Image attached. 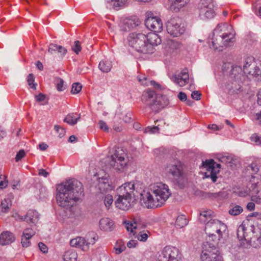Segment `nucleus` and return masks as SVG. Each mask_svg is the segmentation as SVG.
Masks as SVG:
<instances>
[{
  "mask_svg": "<svg viewBox=\"0 0 261 261\" xmlns=\"http://www.w3.org/2000/svg\"><path fill=\"white\" fill-rule=\"evenodd\" d=\"M56 199L61 207L70 208L84 196L82 183L75 179L67 180L57 186Z\"/></svg>",
  "mask_w": 261,
  "mask_h": 261,
  "instance_id": "obj_1",
  "label": "nucleus"
},
{
  "mask_svg": "<svg viewBox=\"0 0 261 261\" xmlns=\"http://www.w3.org/2000/svg\"><path fill=\"white\" fill-rule=\"evenodd\" d=\"M171 194L167 185L158 182L150 185L148 189L141 193V202L147 208L161 207Z\"/></svg>",
  "mask_w": 261,
  "mask_h": 261,
  "instance_id": "obj_2",
  "label": "nucleus"
},
{
  "mask_svg": "<svg viewBox=\"0 0 261 261\" xmlns=\"http://www.w3.org/2000/svg\"><path fill=\"white\" fill-rule=\"evenodd\" d=\"M165 173L171 176L174 183L180 188L187 183L186 168L184 164L177 160H173L166 163L164 167Z\"/></svg>",
  "mask_w": 261,
  "mask_h": 261,
  "instance_id": "obj_3",
  "label": "nucleus"
},
{
  "mask_svg": "<svg viewBox=\"0 0 261 261\" xmlns=\"http://www.w3.org/2000/svg\"><path fill=\"white\" fill-rule=\"evenodd\" d=\"M136 185L134 182H129L121 185L116 190L118 198L115 201L117 207L126 211L133 205V197L135 196Z\"/></svg>",
  "mask_w": 261,
  "mask_h": 261,
  "instance_id": "obj_4",
  "label": "nucleus"
},
{
  "mask_svg": "<svg viewBox=\"0 0 261 261\" xmlns=\"http://www.w3.org/2000/svg\"><path fill=\"white\" fill-rule=\"evenodd\" d=\"M141 100L155 113L166 107L169 103L166 95L156 94L152 90L144 91L142 95Z\"/></svg>",
  "mask_w": 261,
  "mask_h": 261,
  "instance_id": "obj_5",
  "label": "nucleus"
},
{
  "mask_svg": "<svg viewBox=\"0 0 261 261\" xmlns=\"http://www.w3.org/2000/svg\"><path fill=\"white\" fill-rule=\"evenodd\" d=\"M226 226L220 221L211 219L205 224V231L208 236L206 242L211 244L218 245V242L222 236V231H225Z\"/></svg>",
  "mask_w": 261,
  "mask_h": 261,
  "instance_id": "obj_6",
  "label": "nucleus"
},
{
  "mask_svg": "<svg viewBox=\"0 0 261 261\" xmlns=\"http://www.w3.org/2000/svg\"><path fill=\"white\" fill-rule=\"evenodd\" d=\"M129 45L135 48L138 52L151 54L154 48L150 44H147V36L143 33H132L127 38Z\"/></svg>",
  "mask_w": 261,
  "mask_h": 261,
  "instance_id": "obj_7",
  "label": "nucleus"
},
{
  "mask_svg": "<svg viewBox=\"0 0 261 261\" xmlns=\"http://www.w3.org/2000/svg\"><path fill=\"white\" fill-rule=\"evenodd\" d=\"M110 165L117 171H123L126 167L128 159L127 154L122 149L118 148L111 155Z\"/></svg>",
  "mask_w": 261,
  "mask_h": 261,
  "instance_id": "obj_8",
  "label": "nucleus"
},
{
  "mask_svg": "<svg viewBox=\"0 0 261 261\" xmlns=\"http://www.w3.org/2000/svg\"><path fill=\"white\" fill-rule=\"evenodd\" d=\"M201 259L202 261H222L217 246L209 242L203 244Z\"/></svg>",
  "mask_w": 261,
  "mask_h": 261,
  "instance_id": "obj_9",
  "label": "nucleus"
},
{
  "mask_svg": "<svg viewBox=\"0 0 261 261\" xmlns=\"http://www.w3.org/2000/svg\"><path fill=\"white\" fill-rule=\"evenodd\" d=\"M247 79H248L247 77L244 74L241 67L239 66H232L229 76V81L232 84V89H240L241 84H243Z\"/></svg>",
  "mask_w": 261,
  "mask_h": 261,
  "instance_id": "obj_10",
  "label": "nucleus"
},
{
  "mask_svg": "<svg viewBox=\"0 0 261 261\" xmlns=\"http://www.w3.org/2000/svg\"><path fill=\"white\" fill-rule=\"evenodd\" d=\"M166 30L169 34L177 37L183 34L186 30L184 24L179 17H172L166 23Z\"/></svg>",
  "mask_w": 261,
  "mask_h": 261,
  "instance_id": "obj_11",
  "label": "nucleus"
},
{
  "mask_svg": "<svg viewBox=\"0 0 261 261\" xmlns=\"http://www.w3.org/2000/svg\"><path fill=\"white\" fill-rule=\"evenodd\" d=\"M227 25L226 24H219L214 29L212 37L211 38V44L209 42L210 46L211 48L218 51L222 50L224 40H223V34H222V29L221 28H226Z\"/></svg>",
  "mask_w": 261,
  "mask_h": 261,
  "instance_id": "obj_12",
  "label": "nucleus"
},
{
  "mask_svg": "<svg viewBox=\"0 0 261 261\" xmlns=\"http://www.w3.org/2000/svg\"><path fill=\"white\" fill-rule=\"evenodd\" d=\"M243 71L248 79L254 77L258 79L261 74V65L257 66L252 58H248L244 64Z\"/></svg>",
  "mask_w": 261,
  "mask_h": 261,
  "instance_id": "obj_13",
  "label": "nucleus"
},
{
  "mask_svg": "<svg viewBox=\"0 0 261 261\" xmlns=\"http://www.w3.org/2000/svg\"><path fill=\"white\" fill-rule=\"evenodd\" d=\"M152 13L147 12L145 19V24L147 29L154 32H160L163 30V23L161 19L158 17L151 16Z\"/></svg>",
  "mask_w": 261,
  "mask_h": 261,
  "instance_id": "obj_14",
  "label": "nucleus"
},
{
  "mask_svg": "<svg viewBox=\"0 0 261 261\" xmlns=\"http://www.w3.org/2000/svg\"><path fill=\"white\" fill-rule=\"evenodd\" d=\"M160 257L161 261H179L180 259L179 250L172 246H166Z\"/></svg>",
  "mask_w": 261,
  "mask_h": 261,
  "instance_id": "obj_15",
  "label": "nucleus"
},
{
  "mask_svg": "<svg viewBox=\"0 0 261 261\" xmlns=\"http://www.w3.org/2000/svg\"><path fill=\"white\" fill-rule=\"evenodd\" d=\"M202 166L207 171L210 172V175H206V177H211L213 182H216L217 179V174L220 171L221 165L216 163L214 160L210 159L203 162Z\"/></svg>",
  "mask_w": 261,
  "mask_h": 261,
  "instance_id": "obj_16",
  "label": "nucleus"
},
{
  "mask_svg": "<svg viewBox=\"0 0 261 261\" xmlns=\"http://www.w3.org/2000/svg\"><path fill=\"white\" fill-rule=\"evenodd\" d=\"M13 217L17 220L25 221L30 224L35 225L39 221V215L36 211L30 210L23 216H20L18 213H15Z\"/></svg>",
  "mask_w": 261,
  "mask_h": 261,
  "instance_id": "obj_17",
  "label": "nucleus"
},
{
  "mask_svg": "<svg viewBox=\"0 0 261 261\" xmlns=\"http://www.w3.org/2000/svg\"><path fill=\"white\" fill-rule=\"evenodd\" d=\"M140 20L137 18L123 19L120 23L121 30L125 32L129 31L140 24Z\"/></svg>",
  "mask_w": 261,
  "mask_h": 261,
  "instance_id": "obj_18",
  "label": "nucleus"
},
{
  "mask_svg": "<svg viewBox=\"0 0 261 261\" xmlns=\"http://www.w3.org/2000/svg\"><path fill=\"white\" fill-rule=\"evenodd\" d=\"M35 234V231L31 228L25 229L21 236V243L23 247H28L31 245L30 239Z\"/></svg>",
  "mask_w": 261,
  "mask_h": 261,
  "instance_id": "obj_19",
  "label": "nucleus"
},
{
  "mask_svg": "<svg viewBox=\"0 0 261 261\" xmlns=\"http://www.w3.org/2000/svg\"><path fill=\"white\" fill-rule=\"evenodd\" d=\"M15 237L13 233L9 231H5L0 234V244L6 245L13 242Z\"/></svg>",
  "mask_w": 261,
  "mask_h": 261,
  "instance_id": "obj_20",
  "label": "nucleus"
},
{
  "mask_svg": "<svg viewBox=\"0 0 261 261\" xmlns=\"http://www.w3.org/2000/svg\"><path fill=\"white\" fill-rule=\"evenodd\" d=\"M70 244L71 246L82 249L84 251L88 250L87 244L86 243V239L83 237H77L71 240Z\"/></svg>",
  "mask_w": 261,
  "mask_h": 261,
  "instance_id": "obj_21",
  "label": "nucleus"
},
{
  "mask_svg": "<svg viewBox=\"0 0 261 261\" xmlns=\"http://www.w3.org/2000/svg\"><path fill=\"white\" fill-rule=\"evenodd\" d=\"M98 189L101 193L100 194L103 195L109 190H112V187L109 182V179L107 177L100 178L99 179Z\"/></svg>",
  "mask_w": 261,
  "mask_h": 261,
  "instance_id": "obj_22",
  "label": "nucleus"
},
{
  "mask_svg": "<svg viewBox=\"0 0 261 261\" xmlns=\"http://www.w3.org/2000/svg\"><path fill=\"white\" fill-rule=\"evenodd\" d=\"M99 227L100 229L103 231H111L114 228V223L108 218H102L99 221Z\"/></svg>",
  "mask_w": 261,
  "mask_h": 261,
  "instance_id": "obj_23",
  "label": "nucleus"
},
{
  "mask_svg": "<svg viewBox=\"0 0 261 261\" xmlns=\"http://www.w3.org/2000/svg\"><path fill=\"white\" fill-rule=\"evenodd\" d=\"M199 17L204 20L210 19L214 17L215 11L214 8H201L199 9Z\"/></svg>",
  "mask_w": 261,
  "mask_h": 261,
  "instance_id": "obj_24",
  "label": "nucleus"
},
{
  "mask_svg": "<svg viewBox=\"0 0 261 261\" xmlns=\"http://www.w3.org/2000/svg\"><path fill=\"white\" fill-rule=\"evenodd\" d=\"M221 29H222V34H223V46L227 47L232 45L235 41L234 34L225 32V28H221Z\"/></svg>",
  "mask_w": 261,
  "mask_h": 261,
  "instance_id": "obj_25",
  "label": "nucleus"
},
{
  "mask_svg": "<svg viewBox=\"0 0 261 261\" xmlns=\"http://www.w3.org/2000/svg\"><path fill=\"white\" fill-rule=\"evenodd\" d=\"M246 228L244 224H241L237 229V236L240 240H245V241L249 242L247 245H251V240L249 238H247V234L246 232Z\"/></svg>",
  "mask_w": 261,
  "mask_h": 261,
  "instance_id": "obj_26",
  "label": "nucleus"
},
{
  "mask_svg": "<svg viewBox=\"0 0 261 261\" xmlns=\"http://www.w3.org/2000/svg\"><path fill=\"white\" fill-rule=\"evenodd\" d=\"M146 36H147V44H150L153 48L154 46H156L161 43V38L155 33H149Z\"/></svg>",
  "mask_w": 261,
  "mask_h": 261,
  "instance_id": "obj_27",
  "label": "nucleus"
},
{
  "mask_svg": "<svg viewBox=\"0 0 261 261\" xmlns=\"http://www.w3.org/2000/svg\"><path fill=\"white\" fill-rule=\"evenodd\" d=\"M112 67V62L108 60H101L98 65L99 69L103 73L109 72Z\"/></svg>",
  "mask_w": 261,
  "mask_h": 261,
  "instance_id": "obj_28",
  "label": "nucleus"
},
{
  "mask_svg": "<svg viewBox=\"0 0 261 261\" xmlns=\"http://www.w3.org/2000/svg\"><path fill=\"white\" fill-rule=\"evenodd\" d=\"M80 118V114L79 115L77 113H72L68 114L64 119V121L70 125H74L76 124Z\"/></svg>",
  "mask_w": 261,
  "mask_h": 261,
  "instance_id": "obj_29",
  "label": "nucleus"
},
{
  "mask_svg": "<svg viewBox=\"0 0 261 261\" xmlns=\"http://www.w3.org/2000/svg\"><path fill=\"white\" fill-rule=\"evenodd\" d=\"M174 81L179 86H183L189 81V74L187 72H182L181 75L174 77Z\"/></svg>",
  "mask_w": 261,
  "mask_h": 261,
  "instance_id": "obj_30",
  "label": "nucleus"
},
{
  "mask_svg": "<svg viewBox=\"0 0 261 261\" xmlns=\"http://www.w3.org/2000/svg\"><path fill=\"white\" fill-rule=\"evenodd\" d=\"M77 258V254L73 249L66 251L63 255L64 261H76Z\"/></svg>",
  "mask_w": 261,
  "mask_h": 261,
  "instance_id": "obj_31",
  "label": "nucleus"
},
{
  "mask_svg": "<svg viewBox=\"0 0 261 261\" xmlns=\"http://www.w3.org/2000/svg\"><path fill=\"white\" fill-rule=\"evenodd\" d=\"M171 2V8L175 11H178L183 7L188 2V0H169Z\"/></svg>",
  "mask_w": 261,
  "mask_h": 261,
  "instance_id": "obj_32",
  "label": "nucleus"
},
{
  "mask_svg": "<svg viewBox=\"0 0 261 261\" xmlns=\"http://www.w3.org/2000/svg\"><path fill=\"white\" fill-rule=\"evenodd\" d=\"M213 212L211 210L202 211L199 215V221L201 223H205L212 218Z\"/></svg>",
  "mask_w": 261,
  "mask_h": 261,
  "instance_id": "obj_33",
  "label": "nucleus"
},
{
  "mask_svg": "<svg viewBox=\"0 0 261 261\" xmlns=\"http://www.w3.org/2000/svg\"><path fill=\"white\" fill-rule=\"evenodd\" d=\"M243 211L242 206L236 204H231L229 206L228 213L231 216H238Z\"/></svg>",
  "mask_w": 261,
  "mask_h": 261,
  "instance_id": "obj_34",
  "label": "nucleus"
},
{
  "mask_svg": "<svg viewBox=\"0 0 261 261\" xmlns=\"http://www.w3.org/2000/svg\"><path fill=\"white\" fill-rule=\"evenodd\" d=\"M86 243L87 244V247H89V245L94 244L98 239V236L93 231L89 232L86 236Z\"/></svg>",
  "mask_w": 261,
  "mask_h": 261,
  "instance_id": "obj_35",
  "label": "nucleus"
},
{
  "mask_svg": "<svg viewBox=\"0 0 261 261\" xmlns=\"http://www.w3.org/2000/svg\"><path fill=\"white\" fill-rule=\"evenodd\" d=\"M215 3L214 0H200L198 4V9L201 8H214Z\"/></svg>",
  "mask_w": 261,
  "mask_h": 261,
  "instance_id": "obj_36",
  "label": "nucleus"
},
{
  "mask_svg": "<svg viewBox=\"0 0 261 261\" xmlns=\"http://www.w3.org/2000/svg\"><path fill=\"white\" fill-rule=\"evenodd\" d=\"M125 223L126 229L133 232V229H137L138 226V220L134 219L132 221L125 222Z\"/></svg>",
  "mask_w": 261,
  "mask_h": 261,
  "instance_id": "obj_37",
  "label": "nucleus"
},
{
  "mask_svg": "<svg viewBox=\"0 0 261 261\" xmlns=\"http://www.w3.org/2000/svg\"><path fill=\"white\" fill-rule=\"evenodd\" d=\"M188 223L187 220L185 216L181 215L177 217L175 222V226L177 228H182Z\"/></svg>",
  "mask_w": 261,
  "mask_h": 261,
  "instance_id": "obj_38",
  "label": "nucleus"
},
{
  "mask_svg": "<svg viewBox=\"0 0 261 261\" xmlns=\"http://www.w3.org/2000/svg\"><path fill=\"white\" fill-rule=\"evenodd\" d=\"M100 197H101L102 198H104L105 205L107 207L109 208L113 202V196L110 194H100Z\"/></svg>",
  "mask_w": 261,
  "mask_h": 261,
  "instance_id": "obj_39",
  "label": "nucleus"
},
{
  "mask_svg": "<svg viewBox=\"0 0 261 261\" xmlns=\"http://www.w3.org/2000/svg\"><path fill=\"white\" fill-rule=\"evenodd\" d=\"M11 205L10 201L9 199L2 200L1 204V212L5 213H7Z\"/></svg>",
  "mask_w": 261,
  "mask_h": 261,
  "instance_id": "obj_40",
  "label": "nucleus"
},
{
  "mask_svg": "<svg viewBox=\"0 0 261 261\" xmlns=\"http://www.w3.org/2000/svg\"><path fill=\"white\" fill-rule=\"evenodd\" d=\"M149 233H150L148 231H140L138 234L137 238L138 240L141 242H145L147 240L148 238V234Z\"/></svg>",
  "mask_w": 261,
  "mask_h": 261,
  "instance_id": "obj_41",
  "label": "nucleus"
},
{
  "mask_svg": "<svg viewBox=\"0 0 261 261\" xmlns=\"http://www.w3.org/2000/svg\"><path fill=\"white\" fill-rule=\"evenodd\" d=\"M35 81V77L32 73H30L28 76L27 82L28 85L31 87V88L36 90L37 84L34 83Z\"/></svg>",
  "mask_w": 261,
  "mask_h": 261,
  "instance_id": "obj_42",
  "label": "nucleus"
},
{
  "mask_svg": "<svg viewBox=\"0 0 261 261\" xmlns=\"http://www.w3.org/2000/svg\"><path fill=\"white\" fill-rule=\"evenodd\" d=\"M56 87L59 91H62L66 88V86L64 84V81L61 78H58L56 81Z\"/></svg>",
  "mask_w": 261,
  "mask_h": 261,
  "instance_id": "obj_43",
  "label": "nucleus"
},
{
  "mask_svg": "<svg viewBox=\"0 0 261 261\" xmlns=\"http://www.w3.org/2000/svg\"><path fill=\"white\" fill-rule=\"evenodd\" d=\"M82 85L79 83H74L72 84L71 88V93L72 94H76L79 93L82 90Z\"/></svg>",
  "mask_w": 261,
  "mask_h": 261,
  "instance_id": "obj_44",
  "label": "nucleus"
},
{
  "mask_svg": "<svg viewBox=\"0 0 261 261\" xmlns=\"http://www.w3.org/2000/svg\"><path fill=\"white\" fill-rule=\"evenodd\" d=\"M159 130V128L158 126H148L146 127L144 129V133H149V134H153L156 132H158Z\"/></svg>",
  "mask_w": 261,
  "mask_h": 261,
  "instance_id": "obj_45",
  "label": "nucleus"
},
{
  "mask_svg": "<svg viewBox=\"0 0 261 261\" xmlns=\"http://www.w3.org/2000/svg\"><path fill=\"white\" fill-rule=\"evenodd\" d=\"M114 249L115 250L116 253L119 254L126 249V247L123 244H117Z\"/></svg>",
  "mask_w": 261,
  "mask_h": 261,
  "instance_id": "obj_46",
  "label": "nucleus"
},
{
  "mask_svg": "<svg viewBox=\"0 0 261 261\" xmlns=\"http://www.w3.org/2000/svg\"><path fill=\"white\" fill-rule=\"evenodd\" d=\"M72 50L76 54H78L81 50V43L79 41H75L74 45L72 47Z\"/></svg>",
  "mask_w": 261,
  "mask_h": 261,
  "instance_id": "obj_47",
  "label": "nucleus"
},
{
  "mask_svg": "<svg viewBox=\"0 0 261 261\" xmlns=\"http://www.w3.org/2000/svg\"><path fill=\"white\" fill-rule=\"evenodd\" d=\"M54 128L56 130V131L59 134V137L60 138H62L64 136L65 134V130L63 128L61 127L59 125H55Z\"/></svg>",
  "mask_w": 261,
  "mask_h": 261,
  "instance_id": "obj_48",
  "label": "nucleus"
},
{
  "mask_svg": "<svg viewBox=\"0 0 261 261\" xmlns=\"http://www.w3.org/2000/svg\"><path fill=\"white\" fill-rule=\"evenodd\" d=\"M58 46L59 45L56 44H50L48 46V52L51 54H54V52L57 51Z\"/></svg>",
  "mask_w": 261,
  "mask_h": 261,
  "instance_id": "obj_49",
  "label": "nucleus"
},
{
  "mask_svg": "<svg viewBox=\"0 0 261 261\" xmlns=\"http://www.w3.org/2000/svg\"><path fill=\"white\" fill-rule=\"evenodd\" d=\"M114 2V5L115 7H122L125 5L127 2L128 0H111Z\"/></svg>",
  "mask_w": 261,
  "mask_h": 261,
  "instance_id": "obj_50",
  "label": "nucleus"
},
{
  "mask_svg": "<svg viewBox=\"0 0 261 261\" xmlns=\"http://www.w3.org/2000/svg\"><path fill=\"white\" fill-rule=\"evenodd\" d=\"M219 160L220 162L226 164L231 162L232 158L229 155H223L220 158Z\"/></svg>",
  "mask_w": 261,
  "mask_h": 261,
  "instance_id": "obj_51",
  "label": "nucleus"
},
{
  "mask_svg": "<svg viewBox=\"0 0 261 261\" xmlns=\"http://www.w3.org/2000/svg\"><path fill=\"white\" fill-rule=\"evenodd\" d=\"M25 155V152L23 150H20L17 152L16 157H15V160L16 162L19 161L22 158L24 157Z\"/></svg>",
  "mask_w": 261,
  "mask_h": 261,
  "instance_id": "obj_52",
  "label": "nucleus"
},
{
  "mask_svg": "<svg viewBox=\"0 0 261 261\" xmlns=\"http://www.w3.org/2000/svg\"><path fill=\"white\" fill-rule=\"evenodd\" d=\"M99 127L100 129H101L106 132H108L109 127L105 121H103L102 120H100L99 121Z\"/></svg>",
  "mask_w": 261,
  "mask_h": 261,
  "instance_id": "obj_53",
  "label": "nucleus"
},
{
  "mask_svg": "<svg viewBox=\"0 0 261 261\" xmlns=\"http://www.w3.org/2000/svg\"><path fill=\"white\" fill-rule=\"evenodd\" d=\"M57 51L59 53L61 54L62 57H63L67 53V49L61 45H59Z\"/></svg>",
  "mask_w": 261,
  "mask_h": 261,
  "instance_id": "obj_54",
  "label": "nucleus"
},
{
  "mask_svg": "<svg viewBox=\"0 0 261 261\" xmlns=\"http://www.w3.org/2000/svg\"><path fill=\"white\" fill-rule=\"evenodd\" d=\"M6 176H3V178L0 182V188L1 189L6 188L8 186V181L6 179Z\"/></svg>",
  "mask_w": 261,
  "mask_h": 261,
  "instance_id": "obj_55",
  "label": "nucleus"
},
{
  "mask_svg": "<svg viewBox=\"0 0 261 261\" xmlns=\"http://www.w3.org/2000/svg\"><path fill=\"white\" fill-rule=\"evenodd\" d=\"M38 247L43 253H46L48 251V248L43 243L40 242L38 244Z\"/></svg>",
  "mask_w": 261,
  "mask_h": 261,
  "instance_id": "obj_56",
  "label": "nucleus"
},
{
  "mask_svg": "<svg viewBox=\"0 0 261 261\" xmlns=\"http://www.w3.org/2000/svg\"><path fill=\"white\" fill-rule=\"evenodd\" d=\"M193 99L198 100L200 99L201 94L197 91H194L191 94Z\"/></svg>",
  "mask_w": 261,
  "mask_h": 261,
  "instance_id": "obj_57",
  "label": "nucleus"
},
{
  "mask_svg": "<svg viewBox=\"0 0 261 261\" xmlns=\"http://www.w3.org/2000/svg\"><path fill=\"white\" fill-rule=\"evenodd\" d=\"M45 95L40 93L38 95L35 96L36 100L37 102L43 101L45 100Z\"/></svg>",
  "mask_w": 261,
  "mask_h": 261,
  "instance_id": "obj_58",
  "label": "nucleus"
},
{
  "mask_svg": "<svg viewBox=\"0 0 261 261\" xmlns=\"http://www.w3.org/2000/svg\"><path fill=\"white\" fill-rule=\"evenodd\" d=\"M132 115L130 112L127 113L123 118V121L126 123L129 122L131 120Z\"/></svg>",
  "mask_w": 261,
  "mask_h": 261,
  "instance_id": "obj_59",
  "label": "nucleus"
},
{
  "mask_svg": "<svg viewBox=\"0 0 261 261\" xmlns=\"http://www.w3.org/2000/svg\"><path fill=\"white\" fill-rule=\"evenodd\" d=\"M138 244V241L136 240H131L127 243V246L128 248L135 247Z\"/></svg>",
  "mask_w": 261,
  "mask_h": 261,
  "instance_id": "obj_60",
  "label": "nucleus"
},
{
  "mask_svg": "<svg viewBox=\"0 0 261 261\" xmlns=\"http://www.w3.org/2000/svg\"><path fill=\"white\" fill-rule=\"evenodd\" d=\"M38 175L46 177L49 175V173L43 169H40L38 170Z\"/></svg>",
  "mask_w": 261,
  "mask_h": 261,
  "instance_id": "obj_61",
  "label": "nucleus"
},
{
  "mask_svg": "<svg viewBox=\"0 0 261 261\" xmlns=\"http://www.w3.org/2000/svg\"><path fill=\"white\" fill-rule=\"evenodd\" d=\"M178 98L182 101L187 100V95L185 93L180 92L178 94Z\"/></svg>",
  "mask_w": 261,
  "mask_h": 261,
  "instance_id": "obj_62",
  "label": "nucleus"
},
{
  "mask_svg": "<svg viewBox=\"0 0 261 261\" xmlns=\"http://www.w3.org/2000/svg\"><path fill=\"white\" fill-rule=\"evenodd\" d=\"M222 192L208 193V196L211 198H217L222 196Z\"/></svg>",
  "mask_w": 261,
  "mask_h": 261,
  "instance_id": "obj_63",
  "label": "nucleus"
},
{
  "mask_svg": "<svg viewBox=\"0 0 261 261\" xmlns=\"http://www.w3.org/2000/svg\"><path fill=\"white\" fill-rule=\"evenodd\" d=\"M138 81L141 83L142 85H148L147 77L145 76H138Z\"/></svg>",
  "mask_w": 261,
  "mask_h": 261,
  "instance_id": "obj_64",
  "label": "nucleus"
}]
</instances>
